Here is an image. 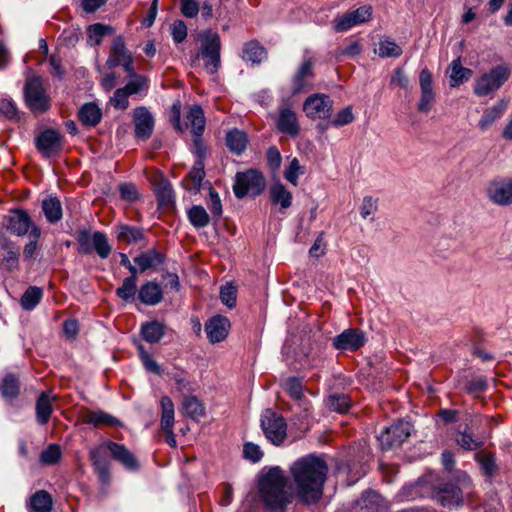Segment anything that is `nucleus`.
Here are the masks:
<instances>
[{
  "instance_id": "nucleus-1",
  "label": "nucleus",
  "mask_w": 512,
  "mask_h": 512,
  "mask_svg": "<svg viewBox=\"0 0 512 512\" xmlns=\"http://www.w3.org/2000/svg\"><path fill=\"white\" fill-rule=\"evenodd\" d=\"M290 470L297 496L308 504L319 501L328 472L326 462L321 457L307 455L296 460Z\"/></svg>"
},
{
  "instance_id": "nucleus-2",
  "label": "nucleus",
  "mask_w": 512,
  "mask_h": 512,
  "mask_svg": "<svg viewBox=\"0 0 512 512\" xmlns=\"http://www.w3.org/2000/svg\"><path fill=\"white\" fill-rule=\"evenodd\" d=\"M286 484V477L278 467L270 469L260 480L259 489L263 501L274 512H282L290 502Z\"/></svg>"
},
{
  "instance_id": "nucleus-3",
  "label": "nucleus",
  "mask_w": 512,
  "mask_h": 512,
  "mask_svg": "<svg viewBox=\"0 0 512 512\" xmlns=\"http://www.w3.org/2000/svg\"><path fill=\"white\" fill-rule=\"evenodd\" d=\"M265 185V178L260 171L248 169L235 175L233 192L238 199L247 195L257 196L263 192Z\"/></svg>"
},
{
  "instance_id": "nucleus-4",
  "label": "nucleus",
  "mask_w": 512,
  "mask_h": 512,
  "mask_svg": "<svg viewBox=\"0 0 512 512\" xmlns=\"http://www.w3.org/2000/svg\"><path fill=\"white\" fill-rule=\"evenodd\" d=\"M24 98L28 108L35 114L43 113L50 107V98L40 77H32L26 81Z\"/></svg>"
},
{
  "instance_id": "nucleus-5",
  "label": "nucleus",
  "mask_w": 512,
  "mask_h": 512,
  "mask_svg": "<svg viewBox=\"0 0 512 512\" xmlns=\"http://www.w3.org/2000/svg\"><path fill=\"white\" fill-rule=\"evenodd\" d=\"M261 429L266 439L273 445H281L287 436L285 419L271 409H266L261 415Z\"/></svg>"
},
{
  "instance_id": "nucleus-6",
  "label": "nucleus",
  "mask_w": 512,
  "mask_h": 512,
  "mask_svg": "<svg viewBox=\"0 0 512 512\" xmlns=\"http://www.w3.org/2000/svg\"><path fill=\"white\" fill-rule=\"evenodd\" d=\"M510 77V69L498 65L479 77L474 84V93L483 97L497 91Z\"/></svg>"
},
{
  "instance_id": "nucleus-7",
  "label": "nucleus",
  "mask_w": 512,
  "mask_h": 512,
  "mask_svg": "<svg viewBox=\"0 0 512 512\" xmlns=\"http://www.w3.org/2000/svg\"><path fill=\"white\" fill-rule=\"evenodd\" d=\"M220 37L217 33L207 30L202 35L201 56L210 74H214L220 66Z\"/></svg>"
},
{
  "instance_id": "nucleus-8",
  "label": "nucleus",
  "mask_w": 512,
  "mask_h": 512,
  "mask_svg": "<svg viewBox=\"0 0 512 512\" xmlns=\"http://www.w3.org/2000/svg\"><path fill=\"white\" fill-rule=\"evenodd\" d=\"M411 431V423L400 420L381 432L378 436V441L382 449L397 447L410 436Z\"/></svg>"
},
{
  "instance_id": "nucleus-9",
  "label": "nucleus",
  "mask_w": 512,
  "mask_h": 512,
  "mask_svg": "<svg viewBox=\"0 0 512 512\" xmlns=\"http://www.w3.org/2000/svg\"><path fill=\"white\" fill-rule=\"evenodd\" d=\"M34 142L38 152L45 158L57 155L63 148V137L58 130H41Z\"/></svg>"
},
{
  "instance_id": "nucleus-10",
  "label": "nucleus",
  "mask_w": 512,
  "mask_h": 512,
  "mask_svg": "<svg viewBox=\"0 0 512 512\" xmlns=\"http://www.w3.org/2000/svg\"><path fill=\"white\" fill-rule=\"evenodd\" d=\"M488 199L499 206L512 204V178L504 177L491 181L487 188Z\"/></svg>"
},
{
  "instance_id": "nucleus-11",
  "label": "nucleus",
  "mask_w": 512,
  "mask_h": 512,
  "mask_svg": "<svg viewBox=\"0 0 512 512\" xmlns=\"http://www.w3.org/2000/svg\"><path fill=\"white\" fill-rule=\"evenodd\" d=\"M371 16L372 7L369 5H363L353 11L338 16L334 20V29L337 32L347 31L356 25L369 21Z\"/></svg>"
},
{
  "instance_id": "nucleus-12",
  "label": "nucleus",
  "mask_w": 512,
  "mask_h": 512,
  "mask_svg": "<svg viewBox=\"0 0 512 512\" xmlns=\"http://www.w3.org/2000/svg\"><path fill=\"white\" fill-rule=\"evenodd\" d=\"M303 110L311 119H325L331 114L332 101L328 95L316 93L306 99Z\"/></svg>"
},
{
  "instance_id": "nucleus-13",
  "label": "nucleus",
  "mask_w": 512,
  "mask_h": 512,
  "mask_svg": "<svg viewBox=\"0 0 512 512\" xmlns=\"http://www.w3.org/2000/svg\"><path fill=\"white\" fill-rule=\"evenodd\" d=\"M461 487L454 485H447L442 490H440L437 494V499L443 506H454L459 505L463 502L464 494H469L470 489V479L469 477L463 473L462 478L460 480Z\"/></svg>"
},
{
  "instance_id": "nucleus-14",
  "label": "nucleus",
  "mask_w": 512,
  "mask_h": 512,
  "mask_svg": "<svg viewBox=\"0 0 512 512\" xmlns=\"http://www.w3.org/2000/svg\"><path fill=\"white\" fill-rule=\"evenodd\" d=\"M365 344V335L358 329H346L333 338L332 345L337 350L356 351Z\"/></svg>"
},
{
  "instance_id": "nucleus-15",
  "label": "nucleus",
  "mask_w": 512,
  "mask_h": 512,
  "mask_svg": "<svg viewBox=\"0 0 512 512\" xmlns=\"http://www.w3.org/2000/svg\"><path fill=\"white\" fill-rule=\"evenodd\" d=\"M106 442L98 447L91 449L90 457L98 477L103 484H108L110 481V464L107 459Z\"/></svg>"
},
{
  "instance_id": "nucleus-16",
  "label": "nucleus",
  "mask_w": 512,
  "mask_h": 512,
  "mask_svg": "<svg viewBox=\"0 0 512 512\" xmlns=\"http://www.w3.org/2000/svg\"><path fill=\"white\" fill-rule=\"evenodd\" d=\"M230 329V322L224 316H214L205 324V331L211 343H218L226 339Z\"/></svg>"
},
{
  "instance_id": "nucleus-17",
  "label": "nucleus",
  "mask_w": 512,
  "mask_h": 512,
  "mask_svg": "<svg viewBox=\"0 0 512 512\" xmlns=\"http://www.w3.org/2000/svg\"><path fill=\"white\" fill-rule=\"evenodd\" d=\"M107 449L112 457L128 471H137L139 463L134 455L122 444L113 441L106 442Z\"/></svg>"
},
{
  "instance_id": "nucleus-18",
  "label": "nucleus",
  "mask_w": 512,
  "mask_h": 512,
  "mask_svg": "<svg viewBox=\"0 0 512 512\" xmlns=\"http://www.w3.org/2000/svg\"><path fill=\"white\" fill-rule=\"evenodd\" d=\"M33 227L29 214L24 210H15L7 218V229L16 236H24Z\"/></svg>"
},
{
  "instance_id": "nucleus-19",
  "label": "nucleus",
  "mask_w": 512,
  "mask_h": 512,
  "mask_svg": "<svg viewBox=\"0 0 512 512\" xmlns=\"http://www.w3.org/2000/svg\"><path fill=\"white\" fill-rule=\"evenodd\" d=\"M313 77V61L308 58L304 59L301 66L293 77V92L301 93L310 87L309 79Z\"/></svg>"
},
{
  "instance_id": "nucleus-20",
  "label": "nucleus",
  "mask_w": 512,
  "mask_h": 512,
  "mask_svg": "<svg viewBox=\"0 0 512 512\" xmlns=\"http://www.w3.org/2000/svg\"><path fill=\"white\" fill-rule=\"evenodd\" d=\"M204 178V162L202 160H196L191 171L182 180V186L184 189L196 194L200 191Z\"/></svg>"
},
{
  "instance_id": "nucleus-21",
  "label": "nucleus",
  "mask_w": 512,
  "mask_h": 512,
  "mask_svg": "<svg viewBox=\"0 0 512 512\" xmlns=\"http://www.w3.org/2000/svg\"><path fill=\"white\" fill-rule=\"evenodd\" d=\"M56 396L49 392H42L36 401V420L40 425H46L53 412V402Z\"/></svg>"
},
{
  "instance_id": "nucleus-22",
  "label": "nucleus",
  "mask_w": 512,
  "mask_h": 512,
  "mask_svg": "<svg viewBox=\"0 0 512 512\" xmlns=\"http://www.w3.org/2000/svg\"><path fill=\"white\" fill-rule=\"evenodd\" d=\"M162 298L161 286L154 281L144 283L138 291V299L145 305H157L161 302Z\"/></svg>"
},
{
  "instance_id": "nucleus-23",
  "label": "nucleus",
  "mask_w": 512,
  "mask_h": 512,
  "mask_svg": "<svg viewBox=\"0 0 512 512\" xmlns=\"http://www.w3.org/2000/svg\"><path fill=\"white\" fill-rule=\"evenodd\" d=\"M449 75V84L451 87H457L464 82H467L473 75V71L469 68L463 67L460 58L451 62L447 69Z\"/></svg>"
},
{
  "instance_id": "nucleus-24",
  "label": "nucleus",
  "mask_w": 512,
  "mask_h": 512,
  "mask_svg": "<svg viewBox=\"0 0 512 512\" xmlns=\"http://www.w3.org/2000/svg\"><path fill=\"white\" fill-rule=\"evenodd\" d=\"M225 142L231 153L241 155L246 150L249 140L244 130H228Z\"/></svg>"
},
{
  "instance_id": "nucleus-25",
  "label": "nucleus",
  "mask_w": 512,
  "mask_h": 512,
  "mask_svg": "<svg viewBox=\"0 0 512 512\" xmlns=\"http://www.w3.org/2000/svg\"><path fill=\"white\" fill-rule=\"evenodd\" d=\"M129 56H131V54L126 49L123 37L117 36L111 46L106 65L109 68H115L120 66V63L128 59Z\"/></svg>"
},
{
  "instance_id": "nucleus-26",
  "label": "nucleus",
  "mask_w": 512,
  "mask_h": 512,
  "mask_svg": "<svg viewBox=\"0 0 512 512\" xmlns=\"http://www.w3.org/2000/svg\"><path fill=\"white\" fill-rule=\"evenodd\" d=\"M271 201L279 204L282 209H287L292 204L291 192L279 181L272 183L269 189Z\"/></svg>"
},
{
  "instance_id": "nucleus-27",
  "label": "nucleus",
  "mask_w": 512,
  "mask_h": 512,
  "mask_svg": "<svg viewBox=\"0 0 512 512\" xmlns=\"http://www.w3.org/2000/svg\"><path fill=\"white\" fill-rule=\"evenodd\" d=\"M29 507L32 512H50L53 508L52 496L46 490H38L30 497Z\"/></svg>"
},
{
  "instance_id": "nucleus-28",
  "label": "nucleus",
  "mask_w": 512,
  "mask_h": 512,
  "mask_svg": "<svg viewBox=\"0 0 512 512\" xmlns=\"http://www.w3.org/2000/svg\"><path fill=\"white\" fill-rule=\"evenodd\" d=\"M267 56L266 50L257 41H250L243 47L242 59L252 64L261 63Z\"/></svg>"
},
{
  "instance_id": "nucleus-29",
  "label": "nucleus",
  "mask_w": 512,
  "mask_h": 512,
  "mask_svg": "<svg viewBox=\"0 0 512 512\" xmlns=\"http://www.w3.org/2000/svg\"><path fill=\"white\" fill-rule=\"evenodd\" d=\"M163 261L164 256L155 249L148 250L134 258V262L139 266L141 272L154 268Z\"/></svg>"
},
{
  "instance_id": "nucleus-30",
  "label": "nucleus",
  "mask_w": 512,
  "mask_h": 512,
  "mask_svg": "<svg viewBox=\"0 0 512 512\" xmlns=\"http://www.w3.org/2000/svg\"><path fill=\"white\" fill-rule=\"evenodd\" d=\"M165 333V326L158 321H150L142 324L141 335L148 343H157Z\"/></svg>"
},
{
  "instance_id": "nucleus-31",
  "label": "nucleus",
  "mask_w": 512,
  "mask_h": 512,
  "mask_svg": "<svg viewBox=\"0 0 512 512\" xmlns=\"http://www.w3.org/2000/svg\"><path fill=\"white\" fill-rule=\"evenodd\" d=\"M79 118L84 125L95 126L100 122L102 112L96 104L86 103L79 110Z\"/></svg>"
},
{
  "instance_id": "nucleus-32",
  "label": "nucleus",
  "mask_w": 512,
  "mask_h": 512,
  "mask_svg": "<svg viewBox=\"0 0 512 512\" xmlns=\"http://www.w3.org/2000/svg\"><path fill=\"white\" fill-rule=\"evenodd\" d=\"M374 52L381 58H398L402 55V48L390 38L380 39Z\"/></svg>"
},
{
  "instance_id": "nucleus-33",
  "label": "nucleus",
  "mask_w": 512,
  "mask_h": 512,
  "mask_svg": "<svg viewBox=\"0 0 512 512\" xmlns=\"http://www.w3.org/2000/svg\"><path fill=\"white\" fill-rule=\"evenodd\" d=\"M161 429L169 431L174 426V404L168 396L161 398Z\"/></svg>"
},
{
  "instance_id": "nucleus-34",
  "label": "nucleus",
  "mask_w": 512,
  "mask_h": 512,
  "mask_svg": "<svg viewBox=\"0 0 512 512\" xmlns=\"http://www.w3.org/2000/svg\"><path fill=\"white\" fill-rule=\"evenodd\" d=\"M113 28L109 25L95 23L91 24L87 28V41L91 46H97L101 43L102 38L105 35H110L113 33Z\"/></svg>"
},
{
  "instance_id": "nucleus-35",
  "label": "nucleus",
  "mask_w": 512,
  "mask_h": 512,
  "mask_svg": "<svg viewBox=\"0 0 512 512\" xmlns=\"http://www.w3.org/2000/svg\"><path fill=\"white\" fill-rule=\"evenodd\" d=\"M42 210L47 220L51 223L58 222L62 218L61 203L56 197H49L43 200Z\"/></svg>"
},
{
  "instance_id": "nucleus-36",
  "label": "nucleus",
  "mask_w": 512,
  "mask_h": 512,
  "mask_svg": "<svg viewBox=\"0 0 512 512\" xmlns=\"http://www.w3.org/2000/svg\"><path fill=\"white\" fill-rule=\"evenodd\" d=\"M155 192L159 206L168 207L174 202V192L171 184L161 179L155 186Z\"/></svg>"
},
{
  "instance_id": "nucleus-37",
  "label": "nucleus",
  "mask_w": 512,
  "mask_h": 512,
  "mask_svg": "<svg viewBox=\"0 0 512 512\" xmlns=\"http://www.w3.org/2000/svg\"><path fill=\"white\" fill-rule=\"evenodd\" d=\"M19 389V381L12 374H7L6 376H4L0 383V393L3 398L9 401L13 400L18 396Z\"/></svg>"
},
{
  "instance_id": "nucleus-38",
  "label": "nucleus",
  "mask_w": 512,
  "mask_h": 512,
  "mask_svg": "<svg viewBox=\"0 0 512 512\" xmlns=\"http://www.w3.org/2000/svg\"><path fill=\"white\" fill-rule=\"evenodd\" d=\"M507 108V102L504 100L498 101L492 107L488 108L480 119V126L485 128L492 125L496 119L500 118Z\"/></svg>"
},
{
  "instance_id": "nucleus-39",
  "label": "nucleus",
  "mask_w": 512,
  "mask_h": 512,
  "mask_svg": "<svg viewBox=\"0 0 512 512\" xmlns=\"http://www.w3.org/2000/svg\"><path fill=\"white\" fill-rule=\"evenodd\" d=\"M85 421L89 424L107 425V426H118L120 421L114 416L104 411H88L85 415Z\"/></svg>"
},
{
  "instance_id": "nucleus-40",
  "label": "nucleus",
  "mask_w": 512,
  "mask_h": 512,
  "mask_svg": "<svg viewBox=\"0 0 512 512\" xmlns=\"http://www.w3.org/2000/svg\"><path fill=\"white\" fill-rule=\"evenodd\" d=\"M116 235L120 241L130 244L143 239V230L129 225H120L116 228Z\"/></svg>"
},
{
  "instance_id": "nucleus-41",
  "label": "nucleus",
  "mask_w": 512,
  "mask_h": 512,
  "mask_svg": "<svg viewBox=\"0 0 512 512\" xmlns=\"http://www.w3.org/2000/svg\"><path fill=\"white\" fill-rule=\"evenodd\" d=\"M188 219L195 228H204L209 224L210 216L204 207L200 205L192 206L188 212Z\"/></svg>"
},
{
  "instance_id": "nucleus-42",
  "label": "nucleus",
  "mask_w": 512,
  "mask_h": 512,
  "mask_svg": "<svg viewBox=\"0 0 512 512\" xmlns=\"http://www.w3.org/2000/svg\"><path fill=\"white\" fill-rule=\"evenodd\" d=\"M182 410L186 416L194 420H197L204 415V407L195 396L184 398L182 403Z\"/></svg>"
},
{
  "instance_id": "nucleus-43",
  "label": "nucleus",
  "mask_w": 512,
  "mask_h": 512,
  "mask_svg": "<svg viewBox=\"0 0 512 512\" xmlns=\"http://www.w3.org/2000/svg\"><path fill=\"white\" fill-rule=\"evenodd\" d=\"M42 296V288L30 286L21 297V306L24 310H33L42 299Z\"/></svg>"
},
{
  "instance_id": "nucleus-44",
  "label": "nucleus",
  "mask_w": 512,
  "mask_h": 512,
  "mask_svg": "<svg viewBox=\"0 0 512 512\" xmlns=\"http://www.w3.org/2000/svg\"><path fill=\"white\" fill-rule=\"evenodd\" d=\"M326 406L332 411L345 413L351 406V400L346 394L335 393L326 399Z\"/></svg>"
},
{
  "instance_id": "nucleus-45",
  "label": "nucleus",
  "mask_w": 512,
  "mask_h": 512,
  "mask_svg": "<svg viewBox=\"0 0 512 512\" xmlns=\"http://www.w3.org/2000/svg\"><path fill=\"white\" fill-rule=\"evenodd\" d=\"M137 293V282L134 277H126L116 289V295L125 302H133Z\"/></svg>"
},
{
  "instance_id": "nucleus-46",
  "label": "nucleus",
  "mask_w": 512,
  "mask_h": 512,
  "mask_svg": "<svg viewBox=\"0 0 512 512\" xmlns=\"http://www.w3.org/2000/svg\"><path fill=\"white\" fill-rule=\"evenodd\" d=\"M185 128H205V116L203 109L194 105L189 108L185 116Z\"/></svg>"
},
{
  "instance_id": "nucleus-47",
  "label": "nucleus",
  "mask_w": 512,
  "mask_h": 512,
  "mask_svg": "<svg viewBox=\"0 0 512 512\" xmlns=\"http://www.w3.org/2000/svg\"><path fill=\"white\" fill-rule=\"evenodd\" d=\"M133 121L135 128H153L154 117L152 113L144 106H140L133 111Z\"/></svg>"
},
{
  "instance_id": "nucleus-48",
  "label": "nucleus",
  "mask_w": 512,
  "mask_h": 512,
  "mask_svg": "<svg viewBox=\"0 0 512 512\" xmlns=\"http://www.w3.org/2000/svg\"><path fill=\"white\" fill-rule=\"evenodd\" d=\"M456 442L457 444L463 448L464 450H476L480 448L483 445V440L479 438H474L472 435L467 432L466 430L463 432H459L456 435Z\"/></svg>"
},
{
  "instance_id": "nucleus-49",
  "label": "nucleus",
  "mask_w": 512,
  "mask_h": 512,
  "mask_svg": "<svg viewBox=\"0 0 512 512\" xmlns=\"http://www.w3.org/2000/svg\"><path fill=\"white\" fill-rule=\"evenodd\" d=\"M0 114L9 120H20V112L11 98H0Z\"/></svg>"
},
{
  "instance_id": "nucleus-50",
  "label": "nucleus",
  "mask_w": 512,
  "mask_h": 512,
  "mask_svg": "<svg viewBox=\"0 0 512 512\" xmlns=\"http://www.w3.org/2000/svg\"><path fill=\"white\" fill-rule=\"evenodd\" d=\"M203 130H193L192 135V152L197 157L196 160H202L204 162V158L207 152V146L202 137Z\"/></svg>"
},
{
  "instance_id": "nucleus-51",
  "label": "nucleus",
  "mask_w": 512,
  "mask_h": 512,
  "mask_svg": "<svg viewBox=\"0 0 512 512\" xmlns=\"http://www.w3.org/2000/svg\"><path fill=\"white\" fill-rule=\"evenodd\" d=\"M98 256L102 259H106L111 253V246L108 243V239L102 232H94V248Z\"/></svg>"
},
{
  "instance_id": "nucleus-52",
  "label": "nucleus",
  "mask_w": 512,
  "mask_h": 512,
  "mask_svg": "<svg viewBox=\"0 0 512 512\" xmlns=\"http://www.w3.org/2000/svg\"><path fill=\"white\" fill-rule=\"evenodd\" d=\"M304 173V168L300 165L297 158H293L284 171L285 179L293 186L298 185V178Z\"/></svg>"
},
{
  "instance_id": "nucleus-53",
  "label": "nucleus",
  "mask_w": 512,
  "mask_h": 512,
  "mask_svg": "<svg viewBox=\"0 0 512 512\" xmlns=\"http://www.w3.org/2000/svg\"><path fill=\"white\" fill-rule=\"evenodd\" d=\"M77 242L80 253L90 254L94 248V233H90L87 230L80 231L77 236Z\"/></svg>"
},
{
  "instance_id": "nucleus-54",
  "label": "nucleus",
  "mask_w": 512,
  "mask_h": 512,
  "mask_svg": "<svg viewBox=\"0 0 512 512\" xmlns=\"http://www.w3.org/2000/svg\"><path fill=\"white\" fill-rule=\"evenodd\" d=\"M61 458V449L57 444L49 445L40 455V461L45 465H53Z\"/></svg>"
},
{
  "instance_id": "nucleus-55",
  "label": "nucleus",
  "mask_w": 512,
  "mask_h": 512,
  "mask_svg": "<svg viewBox=\"0 0 512 512\" xmlns=\"http://www.w3.org/2000/svg\"><path fill=\"white\" fill-rule=\"evenodd\" d=\"M287 393L295 400H300L303 396L302 382L299 378H288L284 383Z\"/></svg>"
},
{
  "instance_id": "nucleus-56",
  "label": "nucleus",
  "mask_w": 512,
  "mask_h": 512,
  "mask_svg": "<svg viewBox=\"0 0 512 512\" xmlns=\"http://www.w3.org/2000/svg\"><path fill=\"white\" fill-rule=\"evenodd\" d=\"M382 500L381 496L375 492V491H367L362 494L361 499L359 500L358 504L361 508L366 509H376L378 510V506L380 504V501Z\"/></svg>"
},
{
  "instance_id": "nucleus-57",
  "label": "nucleus",
  "mask_w": 512,
  "mask_h": 512,
  "mask_svg": "<svg viewBox=\"0 0 512 512\" xmlns=\"http://www.w3.org/2000/svg\"><path fill=\"white\" fill-rule=\"evenodd\" d=\"M139 355L145 369L156 375H161L162 369L160 365L144 350L143 346H139Z\"/></svg>"
},
{
  "instance_id": "nucleus-58",
  "label": "nucleus",
  "mask_w": 512,
  "mask_h": 512,
  "mask_svg": "<svg viewBox=\"0 0 512 512\" xmlns=\"http://www.w3.org/2000/svg\"><path fill=\"white\" fill-rule=\"evenodd\" d=\"M243 455L245 459L257 463L262 459L263 452L257 444L246 442L243 446Z\"/></svg>"
},
{
  "instance_id": "nucleus-59",
  "label": "nucleus",
  "mask_w": 512,
  "mask_h": 512,
  "mask_svg": "<svg viewBox=\"0 0 512 512\" xmlns=\"http://www.w3.org/2000/svg\"><path fill=\"white\" fill-rule=\"evenodd\" d=\"M130 93L127 91V89L119 88L117 89L113 96L110 98V103L116 108V109H126L129 105L128 96Z\"/></svg>"
},
{
  "instance_id": "nucleus-60",
  "label": "nucleus",
  "mask_w": 512,
  "mask_h": 512,
  "mask_svg": "<svg viewBox=\"0 0 512 512\" xmlns=\"http://www.w3.org/2000/svg\"><path fill=\"white\" fill-rule=\"evenodd\" d=\"M170 32L175 43H182L187 37V26L184 21L176 20L171 25Z\"/></svg>"
},
{
  "instance_id": "nucleus-61",
  "label": "nucleus",
  "mask_w": 512,
  "mask_h": 512,
  "mask_svg": "<svg viewBox=\"0 0 512 512\" xmlns=\"http://www.w3.org/2000/svg\"><path fill=\"white\" fill-rule=\"evenodd\" d=\"M220 299L221 302L229 308H233L236 305V288L227 284L223 286L220 290Z\"/></svg>"
},
{
  "instance_id": "nucleus-62",
  "label": "nucleus",
  "mask_w": 512,
  "mask_h": 512,
  "mask_svg": "<svg viewBox=\"0 0 512 512\" xmlns=\"http://www.w3.org/2000/svg\"><path fill=\"white\" fill-rule=\"evenodd\" d=\"M278 128H297L296 114L290 109H283L279 115Z\"/></svg>"
},
{
  "instance_id": "nucleus-63",
  "label": "nucleus",
  "mask_w": 512,
  "mask_h": 512,
  "mask_svg": "<svg viewBox=\"0 0 512 512\" xmlns=\"http://www.w3.org/2000/svg\"><path fill=\"white\" fill-rule=\"evenodd\" d=\"M200 10L197 0H180V11L187 18H195Z\"/></svg>"
},
{
  "instance_id": "nucleus-64",
  "label": "nucleus",
  "mask_w": 512,
  "mask_h": 512,
  "mask_svg": "<svg viewBox=\"0 0 512 512\" xmlns=\"http://www.w3.org/2000/svg\"><path fill=\"white\" fill-rule=\"evenodd\" d=\"M391 86H397L404 90H408L410 87V81L407 75L405 74L403 68H396L393 76L390 80Z\"/></svg>"
}]
</instances>
